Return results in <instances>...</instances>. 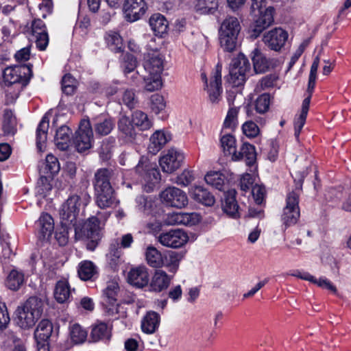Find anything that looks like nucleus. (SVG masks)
<instances>
[{
	"label": "nucleus",
	"instance_id": "nucleus-30",
	"mask_svg": "<svg viewBox=\"0 0 351 351\" xmlns=\"http://www.w3.org/2000/svg\"><path fill=\"white\" fill-rule=\"evenodd\" d=\"M26 282L24 272L16 268L12 269L5 280V287L12 291H18Z\"/></svg>",
	"mask_w": 351,
	"mask_h": 351
},
{
	"label": "nucleus",
	"instance_id": "nucleus-42",
	"mask_svg": "<svg viewBox=\"0 0 351 351\" xmlns=\"http://www.w3.org/2000/svg\"><path fill=\"white\" fill-rule=\"evenodd\" d=\"M159 315L155 312L148 313L142 321V330L147 334L154 333L158 327Z\"/></svg>",
	"mask_w": 351,
	"mask_h": 351
},
{
	"label": "nucleus",
	"instance_id": "nucleus-48",
	"mask_svg": "<svg viewBox=\"0 0 351 351\" xmlns=\"http://www.w3.org/2000/svg\"><path fill=\"white\" fill-rule=\"evenodd\" d=\"M105 40L109 49L114 52H120L123 49V40L121 36L115 32L110 31L106 33Z\"/></svg>",
	"mask_w": 351,
	"mask_h": 351
},
{
	"label": "nucleus",
	"instance_id": "nucleus-64",
	"mask_svg": "<svg viewBox=\"0 0 351 351\" xmlns=\"http://www.w3.org/2000/svg\"><path fill=\"white\" fill-rule=\"evenodd\" d=\"M277 79L278 77L274 75H266L259 81L257 88L260 86L261 90L271 88L275 85Z\"/></svg>",
	"mask_w": 351,
	"mask_h": 351
},
{
	"label": "nucleus",
	"instance_id": "nucleus-59",
	"mask_svg": "<svg viewBox=\"0 0 351 351\" xmlns=\"http://www.w3.org/2000/svg\"><path fill=\"white\" fill-rule=\"evenodd\" d=\"M242 130L243 134L249 138L256 137L260 132L257 125L252 121L245 122L242 125Z\"/></svg>",
	"mask_w": 351,
	"mask_h": 351
},
{
	"label": "nucleus",
	"instance_id": "nucleus-53",
	"mask_svg": "<svg viewBox=\"0 0 351 351\" xmlns=\"http://www.w3.org/2000/svg\"><path fill=\"white\" fill-rule=\"evenodd\" d=\"M136 202L138 209L146 215L152 213L154 202L150 197L141 195L136 197Z\"/></svg>",
	"mask_w": 351,
	"mask_h": 351
},
{
	"label": "nucleus",
	"instance_id": "nucleus-37",
	"mask_svg": "<svg viewBox=\"0 0 351 351\" xmlns=\"http://www.w3.org/2000/svg\"><path fill=\"white\" fill-rule=\"evenodd\" d=\"M252 60L254 71L256 73H264L268 69L269 66V62L258 48H255L252 51Z\"/></svg>",
	"mask_w": 351,
	"mask_h": 351
},
{
	"label": "nucleus",
	"instance_id": "nucleus-27",
	"mask_svg": "<svg viewBox=\"0 0 351 351\" xmlns=\"http://www.w3.org/2000/svg\"><path fill=\"white\" fill-rule=\"evenodd\" d=\"M237 192L234 189H230L224 194L222 202V209L225 213L232 218L239 217V205L236 200Z\"/></svg>",
	"mask_w": 351,
	"mask_h": 351
},
{
	"label": "nucleus",
	"instance_id": "nucleus-35",
	"mask_svg": "<svg viewBox=\"0 0 351 351\" xmlns=\"http://www.w3.org/2000/svg\"><path fill=\"white\" fill-rule=\"evenodd\" d=\"M71 130L66 125H62L57 131L55 136V143L60 150H66L69 145Z\"/></svg>",
	"mask_w": 351,
	"mask_h": 351
},
{
	"label": "nucleus",
	"instance_id": "nucleus-10",
	"mask_svg": "<svg viewBox=\"0 0 351 351\" xmlns=\"http://www.w3.org/2000/svg\"><path fill=\"white\" fill-rule=\"evenodd\" d=\"M250 69V62L243 53H239L232 60L230 65V80L234 86L244 84Z\"/></svg>",
	"mask_w": 351,
	"mask_h": 351
},
{
	"label": "nucleus",
	"instance_id": "nucleus-2",
	"mask_svg": "<svg viewBox=\"0 0 351 351\" xmlns=\"http://www.w3.org/2000/svg\"><path fill=\"white\" fill-rule=\"evenodd\" d=\"M31 72L29 66L25 64L8 66L4 69L1 86L4 88L7 104L16 101L21 90L20 82Z\"/></svg>",
	"mask_w": 351,
	"mask_h": 351
},
{
	"label": "nucleus",
	"instance_id": "nucleus-51",
	"mask_svg": "<svg viewBox=\"0 0 351 351\" xmlns=\"http://www.w3.org/2000/svg\"><path fill=\"white\" fill-rule=\"evenodd\" d=\"M195 9L201 14L214 12L218 8L217 0H197Z\"/></svg>",
	"mask_w": 351,
	"mask_h": 351
},
{
	"label": "nucleus",
	"instance_id": "nucleus-57",
	"mask_svg": "<svg viewBox=\"0 0 351 351\" xmlns=\"http://www.w3.org/2000/svg\"><path fill=\"white\" fill-rule=\"evenodd\" d=\"M75 88V80L71 74H66L62 80V89L66 95L73 93Z\"/></svg>",
	"mask_w": 351,
	"mask_h": 351
},
{
	"label": "nucleus",
	"instance_id": "nucleus-40",
	"mask_svg": "<svg viewBox=\"0 0 351 351\" xmlns=\"http://www.w3.org/2000/svg\"><path fill=\"white\" fill-rule=\"evenodd\" d=\"M52 331L51 322L48 319L41 320L34 332L36 341H47L51 335Z\"/></svg>",
	"mask_w": 351,
	"mask_h": 351
},
{
	"label": "nucleus",
	"instance_id": "nucleus-28",
	"mask_svg": "<svg viewBox=\"0 0 351 351\" xmlns=\"http://www.w3.org/2000/svg\"><path fill=\"white\" fill-rule=\"evenodd\" d=\"M173 278V275L168 274L163 270H156L151 280V289L156 292H160L165 289H167L169 286Z\"/></svg>",
	"mask_w": 351,
	"mask_h": 351
},
{
	"label": "nucleus",
	"instance_id": "nucleus-39",
	"mask_svg": "<svg viewBox=\"0 0 351 351\" xmlns=\"http://www.w3.org/2000/svg\"><path fill=\"white\" fill-rule=\"evenodd\" d=\"M79 277L83 280L93 279L97 274V269L95 264L90 261H82L78 266Z\"/></svg>",
	"mask_w": 351,
	"mask_h": 351
},
{
	"label": "nucleus",
	"instance_id": "nucleus-34",
	"mask_svg": "<svg viewBox=\"0 0 351 351\" xmlns=\"http://www.w3.org/2000/svg\"><path fill=\"white\" fill-rule=\"evenodd\" d=\"M136 65V58L132 54L126 53L124 55L122 64L124 73L127 77H128V75L130 73H132L131 78L132 82L135 84H136L141 78L138 73L137 71H134Z\"/></svg>",
	"mask_w": 351,
	"mask_h": 351
},
{
	"label": "nucleus",
	"instance_id": "nucleus-44",
	"mask_svg": "<svg viewBox=\"0 0 351 351\" xmlns=\"http://www.w3.org/2000/svg\"><path fill=\"white\" fill-rule=\"evenodd\" d=\"M221 146L225 154L232 155V159L237 160L236 139L230 134H224L221 137Z\"/></svg>",
	"mask_w": 351,
	"mask_h": 351
},
{
	"label": "nucleus",
	"instance_id": "nucleus-47",
	"mask_svg": "<svg viewBox=\"0 0 351 351\" xmlns=\"http://www.w3.org/2000/svg\"><path fill=\"white\" fill-rule=\"evenodd\" d=\"M88 332L86 329L78 324H73L69 327V337L74 344H82L85 342Z\"/></svg>",
	"mask_w": 351,
	"mask_h": 351
},
{
	"label": "nucleus",
	"instance_id": "nucleus-43",
	"mask_svg": "<svg viewBox=\"0 0 351 351\" xmlns=\"http://www.w3.org/2000/svg\"><path fill=\"white\" fill-rule=\"evenodd\" d=\"M237 156H238L237 160L245 158L247 165L252 166L254 164L256 158L255 147L250 143H243L240 151L237 152Z\"/></svg>",
	"mask_w": 351,
	"mask_h": 351
},
{
	"label": "nucleus",
	"instance_id": "nucleus-56",
	"mask_svg": "<svg viewBox=\"0 0 351 351\" xmlns=\"http://www.w3.org/2000/svg\"><path fill=\"white\" fill-rule=\"evenodd\" d=\"M239 110L237 107H230L224 120L223 125L226 128L232 129L237 125V115Z\"/></svg>",
	"mask_w": 351,
	"mask_h": 351
},
{
	"label": "nucleus",
	"instance_id": "nucleus-33",
	"mask_svg": "<svg viewBox=\"0 0 351 351\" xmlns=\"http://www.w3.org/2000/svg\"><path fill=\"white\" fill-rule=\"evenodd\" d=\"M149 23L151 29L156 36H162L167 32L168 21L161 14L156 13L152 15Z\"/></svg>",
	"mask_w": 351,
	"mask_h": 351
},
{
	"label": "nucleus",
	"instance_id": "nucleus-50",
	"mask_svg": "<svg viewBox=\"0 0 351 351\" xmlns=\"http://www.w3.org/2000/svg\"><path fill=\"white\" fill-rule=\"evenodd\" d=\"M206 182L216 188L222 190L224 184L225 177L219 171H210L204 177Z\"/></svg>",
	"mask_w": 351,
	"mask_h": 351
},
{
	"label": "nucleus",
	"instance_id": "nucleus-19",
	"mask_svg": "<svg viewBox=\"0 0 351 351\" xmlns=\"http://www.w3.org/2000/svg\"><path fill=\"white\" fill-rule=\"evenodd\" d=\"M288 34L280 27H276L264 34L263 41L271 50L279 51L285 45Z\"/></svg>",
	"mask_w": 351,
	"mask_h": 351
},
{
	"label": "nucleus",
	"instance_id": "nucleus-5",
	"mask_svg": "<svg viewBox=\"0 0 351 351\" xmlns=\"http://www.w3.org/2000/svg\"><path fill=\"white\" fill-rule=\"evenodd\" d=\"M251 13L254 16L252 28L253 36L257 37L273 23L274 9L271 6L266 7L267 0H251Z\"/></svg>",
	"mask_w": 351,
	"mask_h": 351
},
{
	"label": "nucleus",
	"instance_id": "nucleus-6",
	"mask_svg": "<svg viewBox=\"0 0 351 351\" xmlns=\"http://www.w3.org/2000/svg\"><path fill=\"white\" fill-rule=\"evenodd\" d=\"M241 25L236 17L229 16L222 22L219 30L221 47L226 51H233L237 45Z\"/></svg>",
	"mask_w": 351,
	"mask_h": 351
},
{
	"label": "nucleus",
	"instance_id": "nucleus-24",
	"mask_svg": "<svg viewBox=\"0 0 351 351\" xmlns=\"http://www.w3.org/2000/svg\"><path fill=\"white\" fill-rule=\"evenodd\" d=\"M95 202L98 207L105 209L116 206L119 204L113 189L95 190Z\"/></svg>",
	"mask_w": 351,
	"mask_h": 351
},
{
	"label": "nucleus",
	"instance_id": "nucleus-26",
	"mask_svg": "<svg viewBox=\"0 0 351 351\" xmlns=\"http://www.w3.org/2000/svg\"><path fill=\"white\" fill-rule=\"evenodd\" d=\"M36 228L40 239H48L54 230V221L47 213H43L36 221Z\"/></svg>",
	"mask_w": 351,
	"mask_h": 351
},
{
	"label": "nucleus",
	"instance_id": "nucleus-4",
	"mask_svg": "<svg viewBox=\"0 0 351 351\" xmlns=\"http://www.w3.org/2000/svg\"><path fill=\"white\" fill-rule=\"evenodd\" d=\"M90 196L86 193L81 195H72L62 205L60 210L61 225L65 227L75 226L82 204L86 206Z\"/></svg>",
	"mask_w": 351,
	"mask_h": 351
},
{
	"label": "nucleus",
	"instance_id": "nucleus-25",
	"mask_svg": "<svg viewBox=\"0 0 351 351\" xmlns=\"http://www.w3.org/2000/svg\"><path fill=\"white\" fill-rule=\"evenodd\" d=\"M171 138V135L164 130H156L149 138L147 149L152 155L156 154Z\"/></svg>",
	"mask_w": 351,
	"mask_h": 351
},
{
	"label": "nucleus",
	"instance_id": "nucleus-38",
	"mask_svg": "<svg viewBox=\"0 0 351 351\" xmlns=\"http://www.w3.org/2000/svg\"><path fill=\"white\" fill-rule=\"evenodd\" d=\"M114 127V123L110 118L99 117L95 119L94 123L95 131L101 136L108 135Z\"/></svg>",
	"mask_w": 351,
	"mask_h": 351
},
{
	"label": "nucleus",
	"instance_id": "nucleus-3",
	"mask_svg": "<svg viewBox=\"0 0 351 351\" xmlns=\"http://www.w3.org/2000/svg\"><path fill=\"white\" fill-rule=\"evenodd\" d=\"M43 311V301L37 297H30L16 308L15 322L21 328L29 329L40 319Z\"/></svg>",
	"mask_w": 351,
	"mask_h": 351
},
{
	"label": "nucleus",
	"instance_id": "nucleus-17",
	"mask_svg": "<svg viewBox=\"0 0 351 351\" xmlns=\"http://www.w3.org/2000/svg\"><path fill=\"white\" fill-rule=\"evenodd\" d=\"M158 241L165 247L178 248L187 243L189 237L185 231L181 229H174L161 233Z\"/></svg>",
	"mask_w": 351,
	"mask_h": 351
},
{
	"label": "nucleus",
	"instance_id": "nucleus-21",
	"mask_svg": "<svg viewBox=\"0 0 351 351\" xmlns=\"http://www.w3.org/2000/svg\"><path fill=\"white\" fill-rule=\"evenodd\" d=\"M119 175V171L110 168L98 169L94 176L93 185L95 190L112 189L111 182Z\"/></svg>",
	"mask_w": 351,
	"mask_h": 351
},
{
	"label": "nucleus",
	"instance_id": "nucleus-29",
	"mask_svg": "<svg viewBox=\"0 0 351 351\" xmlns=\"http://www.w3.org/2000/svg\"><path fill=\"white\" fill-rule=\"evenodd\" d=\"M184 256L182 253L176 251H169L163 254L162 267L174 275L178 270L180 263Z\"/></svg>",
	"mask_w": 351,
	"mask_h": 351
},
{
	"label": "nucleus",
	"instance_id": "nucleus-63",
	"mask_svg": "<svg viewBox=\"0 0 351 351\" xmlns=\"http://www.w3.org/2000/svg\"><path fill=\"white\" fill-rule=\"evenodd\" d=\"M308 45V41L307 40H304L298 47V48L295 50L294 53L291 58L290 62L289 63V67L288 69H291L293 66L295 64V62L298 61L299 58L302 56L303 52L304 51L305 49Z\"/></svg>",
	"mask_w": 351,
	"mask_h": 351
},
{
	"label": "nucleus",
	"instance_id": "nucleus-8",
	"mask_svg": "<svg viewBox=\"0 0 351 351\" xmlns=\"http://www.w3.org/2000/svg\"><path fill=\"white\" fill-rule=\"evenodd\" d=\"M119 286L117 279L114 278L107 282L106 287L102 291V304L108 316L117 319L120 306L117 304V295Z\"/></svg>",
	"mask_w": 351,
	"mask_h": 351
},
{
	"label": "nucleus",
	"instance_id": "nucleus-16",
	"mask_svg": "<svg viewBox=\"0 0 351 351\" xmlns=\"http://www.w3.org/2000/svg\"><path fill=\"white\" fill-rule=\"evenodd\" d=\"M316 79H317V77H315L309 76L308 88H307V93H308V95L307 97H306L303 100L302 104L301 112H300L299 116L295 118V121H294V129H295L294 135L297 139H298L300 134L301 132V130L306 122L307 114H308V109H309L311 98L314 88L315 86Z\"/></svg>",
	"mask_w": 351,
	"mask_h": 351
},
{
	"label": "nucleus",
	"instance_id": "nucleus-14",
	"mask_svg": "<svg viewBox=\"0 0 351 351\" xmlns=\"http://www.w3.org/2000/svg\"><path fill=\"white\" fill-rule=\"evenodd\" d=\"M184 159V155L182 151L171 148L160 157L159 165L163 172L172 173L181 167Z\"/></svg>",
	"mask_w": 351,
	"mask_h": 351
},
{
	"label": "nucleus",
	"instance_id": "nucleus-22",
	"mask_svg": "<svg viewBox=\"0 0 351 351\" xmlns=\"http://www.w3.org/2000/svg\"><path fill=\"white\" fill-rule=\"evenodd\" d=\"M31 32L37 48L40 51L45 50L49 43V36L43 21L40 19L34 20Z\"/></svg>",
	"mask_w": 351,
	"mask_h": 351
},
{
	"label": "nucleus",
	"instance_id": "nucleus-11",
	"mask_svg": "<svg viewBox=\"0 0 351 351\" xmlns=\"http://www.w3.org/2000/svg\"><path fill=\"white\" fill-rule=\"evenodd\" d=\"M93 132L88 120L81 121L76 131L73 143L78 152L82 153L92 147Z\"/></svg>",
	"mask_w": 351,
	"mask_h": 351
},
{
	"label": "nucleus",
	"instance_id": "nucleus-32",
	"mask_svg": "<svg viewBox=\"0 0 351 351\" xmlns=\"http://www.w3.org/2000/svg\"><path fill=\"white\" fill-rule=\"evenodd\" d=\"M49 123V119L46 114L42 118L36 130V147L39 152H43L45 148Z\"/></svg>",
	"mask_w": 351,
	"mask_h": 351
},
{
	"label": "nucleus",
	"instance_id": "nucleus-49",
	"mask_svg": "<svg viewBox=\"0 0 351 351\" xmlns=\"http://www.w3.org/2000/svg\"><path fill=\"white\" fill-rule=\"evenodd\" d=\"M134 125L125 115H121L118 121V129L120 132L127 137L133 138L135 136Z\"/></svg>",
	"mask_w": 351,
	"mask_h": 351
},
{
	"label": "nucleus",
	"instance_id": "nucleus-23",
	"mask_svg": "<svg viewBox=\"0 0 351 351\" xmlns=\"http://www.w3.org/2000/svg\"><path fill=\"white\" fill-rule=\"evenodd\" d=\"M127 279L130 285L143 288L148 284L149 280L148 269L143 265L132 267L128 274Z\"/></svg>",
	"mask_w": 351,
	"mask_h": 351
},
{
	"label": "nucleus",
	"instance_id": "nucleus-7",
	"mask_svg": "<svg viewBox=\"0 0 351 351\" xmlns=\"http://www.w3.org/2000/svg\"><path fill=\"white\" fill-rule=\"evenodd\" d=\"M305 176L304 173L301 176L296 183L295 189L287 196L286 206L282 215V220L286 227L295 224L300 217L299 196Z\"/></svg>",
	"mask_w": 351,
	"mask_h": 351
},
{
	"label": "nucleus",
	"instance_id": "nucleus-54",
	"mask_svg": "<svg viewBox=\"0 0 351 351\" xmlns=\"http://www.w3.org/2000/svg\"><path fill=\"white\" fill-rule=\"evenodd\" d=\"M270 99V95L267 93H264L258 96L254 102L256 111L260 114L267 112L269 108Z\"/></svg>",
	"mask_w": 351,
	"mask_h": 351
},
{
	"label": "nucleus",
	"instance_id": "nucleus-55",
	"mask_svg": "<svg viewBox=\"0 0 351 351\" xmlns=\"http://www.w3.org/2000/svg\"><path fill=\"white\" fill-rule=\"evenodd\" d=\"M15 117L13 112L10 110H6L3 114V129L6 134H13L15 127Z\"/></svg>",
	"mask_w": 351,
	"mask_h": 351
},
{
	"label": "nucleus",
	"instance_id": "nucleus-60",
	"mask_svg": "<svg viewBox=\"0 0 351 351\" xmlns=\"http://www.w3.org/2000/svg\"><path fill=\"white\" fill-rule=\"evenodd\" d=\"M194 180L193 173L191 171L185 169L176 178L175 182L182 186H186Z\"/></svg>",
	"mask_w": 351,
	"mask_h": 351
},
{
	"label": "nucleus",
	"instance_id": "nucleus-36",
	"mask_svg": "<svg viewBox=\"0 0 351 351\" xmlns=\"http://www.w3.org/2000/svg\"><path fill=\"white\" fill-rule=\"evenodd\" d=\"M54 297L59 303L66 302L69 300L71 297V290L66 280L57 282L54 290Z\"/></svg>",
	"mask_w": 351,
	"mask_h": 351
},
{
	"label": "nucleus",
	"instance_id": "nucleus-18",
	"mask_svg": "<svg viewBox=\"0 0 351 351\" xmlns=\"http://www.w3.org/2000/svg\"><path fill=\"white\" fill-rule=\"evenodd\" d=\"M200 220L201 217L197 213L173 212L166 215L164 223L167 226H192L198 223Z\"/></svg>",
	"mask_w": 351,
	"mask_h": 351
},
{
	"label": "nucleus",
	"instance_id": "nucleus-46",
	"mask_svg": "<svg viewBox=\"0 0 351 351\" xmlns=\"http://www.w3.org/2000/svg\"><path fill=\"white\" fill-rule=\"evenodd\" d=\"M91 337L94 341H108L111 337V328L106 324L101 322L95 325L91 331Z\"/></svg>",
	"mask_w": 351,
	"mask_h": 351
},
{
	"label": "nucleus",
	"instance_id": "nucleus-45",
	"mask_svg": "<svg viewBox=\"0 0 351 351\" xmlns=\"http://www.w3.org/2000/svg\"><path fill=\"white\" fill-rule=\"evenodd\" d=\"M162 254L156 247L149 246L145 252V258L147 264L154 268L162 267Z\"/></svg>",
	"mask_w": 351,
	"mask_h": 351
},
{
	"label": "nucleus",
	"instance_id": "nucleus-61",
	"mask_svg": "<svg viewBox=\"0 0 351 351\" xmlns=\"http://www.w3.org/2000/svg\"><path fill=\"white\" fill-rule=\"evenodd\" d=\"M46 168L47 169L48 171L51 173L54 174L59 171L60 170V165L59 162L56 157H55L52 154H48L46 156Z\"/></svg>",
	"mask_w": 351,
	"mask_h": 351
},
{
	"label": "nucleus",
	"instance_id": "nucleus-20",
	"mask_svg": "<svg viewBox=\"0 0 351 351\" xmlns=\"http://www.w3.org/2000/svg\"><path fill=\"white\" fill-rule=\"evenodd\" d=\"M147 9L145 0H125L123 13L125 19L129 22H134L140 19Z\"/></svg>",
	"mask_w": 351,
	"mask_h": 351
},
{
	"label": "nucleus",
	"instance_id": "nucleus-12",
	"mask_svg": "<svg viewBox=\"0 0 351 351\" xmlns=\"http://www.w3.org/2000/svg\"><path fill=\"white\" fill-rule=\"evenodd\" d=\"M83 234L87 239L86 247L93 251L101 239V226L97 217H89L84 224Z\"/></svg>",
	"mask_w": 351,
	"mask_h": 351
},
{
	"label": "nucleus",
	"instance_id": "nucleus-15",
	"mask_svg": "<svg viewBox=\"0 0 351 351\" xmlns=\"http://www.w3.org/2000/svg\"><path fill=\"white\" fill-rule=\"evenodd\" d=\"M160 198L167 206L180 209L186 207L189 203L186 194L175 186L168 187L162 191Z\"/></svg>",
	"mask_w": 351,
	"mask_h": 351
},
{
	"label": "nucleus",
	"instance_id": "nucleus-41",
	"mask_svg": "<svg viewBox=\"0 0 351 351\" xmlns=\"http://www.w3.org/2000/svg\"><path fill=\"white\" fill-rule=\"evenodd\" d=\"M132 121L139 130L145 131L152 127V121L147 114L141 110H136L132 113Z\"/></svg>",
	"mask_w": 351,
	"mask_h": 351
},
{
	"label": "nucleus",
	"instance_id": "nucleus-9",
	"mask_svg": "<svg viewBox=\"0 0 351 351\" xmlns=\"http://www.w3.org/2000/svg\"><path fill=\"white\" fill-rule=\"evenodd\" d=\"M202 79L204 82V90L207 93L209 101L213 104H218L221 99L223 93L221 66L217 64L208 80L204 73L202 74Z\"/></svg>",
	"mask_w": 351,
	"mask_h": 351
},
{
	"label": "nucleus",
	"instance_id": "nucleus-58",
	"mask_svg": "<svg viewBox=\"0 0 351 351\" xmlns=\"http://www.w3.org/2000/svg\"><path fill=\"white\" fill-rule=\"evenodd\" d=\"M118 246L119 243L116 242L115 243H112L110 247L108 257L110 261L109 263L112 267H116L119 262L121 251L119 250Z\"/></svg>",
	"mask_w": 351,
	"mask_h": 351
},
{
	"label": "nucleus",
	"instance_id": "nucleus-1",
	"mask_svg": "<svg viewBox=\"0 0 351 351\" xmlns=\"http://www.w3.org/2000/svg\"><path fill=\"white\" fill-rule=\"evenodd\" d=\"M154 40L152 39L147 45L148 51L144 55L143 66L149 75L143 77L145 88L152 92L162 86L161 74L164 70L165 56L157 49L152 48Z\"/></svg>",
	"mask_w": 351,
	"mask_h": 351
},
{
	"label": "nucleus",
	"instance_id": "nucleus-13",
	"mask_svg": "<svg viewBox=\"0 0 351 351\" xmlns=\"http://www.w3.org/2000/svg\"><path fill=\"white\" fill-rule=\"evenodd\" d=\"M135 171L141 177V181L143 180L148 184L149 189H152L153 186L160 180V173L156 168V165L145 158H141L135 168Z\"/></svg>",
	"mask_w": 351,
	"mask_h": 351
},
{
	"label": "nucleus",
	"instance_id": "nucleus-62",
	"mask_svg": "<svg viewBox=\"0 0 351 351\" xmlns=\"http://www.w3.org/2000/svg\"><path fill=\"white\" fill-rule=\"evenodd\" d=\"M252 194L257 204H261L265 196V189L260 184H255L252 189Z\"/></svg>",
	"mask_w": 351,
	"mask_h": 351
},
{
	"label": "nucleus",
	"instance_id": "nucleus-31",
	"mask_svg": "<svg viewBox=\"0 0 351 351\" xmlns=\"http://www.w3.org/2000/svg\"><path fill=\"white\" fill-rule=\"evenodd\" d=\"M191 197L195 202L206 206H211L215 204L214 196L206 189L200 186H195L191 189Z\"/></svg>",
	"mask_w": 351,
	"mask_h": 351
},
{
	"label": "nucleus",
	"instance_id": "nucleus-52",
	"mask_svg": "<svg viewBox=\"0 0 351 351\" xmlns=\"http://www.w3.org/2000/svg\"><path fill=\"white\" fill-rule=\"evenodd\" d=\"M150 104L152 111L156 114L163 113L166 108V101L160 94L152 95L150 97Z\"/></svg>",
	"mask_w": 351,
	"mask_h": 351
}]
</instances>
